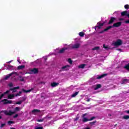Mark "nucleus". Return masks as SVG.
I'll return each instance as SVG.
<instances>
[{
  "label": "nucleus",
  "instance_id": "864d4df0",
  "mask_svg": "<svg viewBox=\"0 0 129 129\" xmlns=\"http://www.w3.org/2000/svg\"><path fill=\"white\" fill-rule=\"evenodd\" d=\"M44 59H45V60L46 61V60H47V57H45V58H44Z\"/></svg>",
  "mask_w": 129,
  "mask_h": 129
},
{
  "label": "nucleus",
  "instance_id": "6ab92c4d",
  "mask_svg": "<svg viewBox=\"0 0 129 129\" xmlns=\"http://www.w3.org/2000/svg\"><path fill=\"white\" fill-rule=\"evenodd\" d=\"M67 48L64 47L62 49H60L59 51V53H60V54H62V53H64V52L65 51V50H67Z\"/></svg>",
  "mask_w": 129,
  "mask_h": 129
},
{
  "label": "nucleus",
  "instance_id": "c756f323",
  "mask_svg": "<svg viewBox=\"0 0 129 129\" xmlns=\"http://www.w3.org/2000/svg\"><path fill=\"white\" fill-rule=\"evenodd\" d=\"M99 49V47L96 46V47H95L94 48H92V50H96V51H97Z\"/></svg>",
  "mask_w": 129,
  "mask_h": 129
},
{
  "label": "nucleus",
  "instance_id": "9b49d317",
  "mask_svg": "<svg viewBox=\"0 0 129 129\" xmlns=\"http://www.w3.org/2000/svg\"><path fill=\"white\" fill-rule=\"evenodd\" d=\"M85 115H86V114H84L83 115V119H82V121H83V122H86L87 121H89V119L85 117Z\"/></svg>",
  "mask_w": 129,
  "mask_h": 129
},
{
  "label": "nucleus",
  "instance_id": "393cba45",
  "mask_svg": "<svg viewBox=\"0 0 129 129\" xmlns=\"http://www.w3.org/2000/svg\"><path fill=\"white\" fill-rule=\"evenodd\" d=\"M25 66H19L18 67V69H19V70H21V69H24V68H25Z\"/></svg>",
  "mask_w": 129,
  "mask_h": 129
},
{
  "label": "nucleus",
  "instance_id": "8fccbe9b",
  "mask_svg": "<svg viewBox=\"0 0 129 129\" xmlns=\"http://www.w3.org/2000/svg\"><path fill=\"white\" fill-rule=\"evenodd\" d=\"M126 16H127V17H129V14H126Z\"/></svg>",
  "mask_w": 129,
  "mask_h": 129
},
{
  "label": "nucleus",
  "instance_id": "2f4dec72",
  "mask_svg": "<svg viewBox=\"0 0 129 129\" xmlns=\"http://www.w3.org/2000/svg\"><path fill=\"white\" fill-rule=\"evenodd\" d=\"M37 121H38V122H42L44 121V119H38L37 120Z\"/></svg>",
  "mask_w": 129,
  "mask_h": 129
},
{
  "label": "nucleus",
  "instance_id": "6e6d98bb",
  "mask_svg": "<svg viewBox=\"0 0 129 129\" xmlns=\"http://www.w3.org/2000/svg\"><path fill=\"white\" fill-rule=\"evenodd\" d=\"M119 51H120L121 49H118Z\"/></svg>",
  "mask_w": 129,
  "mask_h": 129
},
{
  "label": "nucleus",
  "instance_id": "c03bdc74",
  "mask_svg": "<svg viewBox=\"0 0 129 129\" xmlns=\"http://www.w3.org/2000/svg\"><path fill=\"white\" fill-rule=\"evenodd\" d=\"M125 112H126V113H129V110L125 111Z\"/></svg>",
  "mask_w": 129,
  "mask_h": 129
},
{
  "label": "nucleus",
  "instance_id": "c85d7f7f",
  "mask_svg": "<svg viewBox=\"0 0 129 129\" xmlns=\"http://www.w3.org/2000/svg\"><path fill=\"white\" fill-rule=\"evenodd\" d=\"M78 94V92H76V93H75L72 95V97H75V96H76V95H77Z\"/></svg>",
  "mask_w": 129,
  "mask_h": 129
},
{
  "label": "nucleus",
  "instance_id": "79ce46f5",
  "mask_svg": "<svg viewBox=\"0 0 129 129\" xmlns=\"http://www.w3.org/2000/svg\"><path fill=\"white\" fill-rule=\"evenodd\" d=\"M3 126H5V124H2L1 127H3Z\"/></svg>",
  "mask_w": 129,
  "mask_h": 129
},
{
  "label": "nucleus",
  "instance_id": "4c0bfd02",
  "mask_svg": "<svg viewBox=\"0 0 129 129\" xmlns=\"http://www.w3.org/2000/svg\"><path fill=\"white\" fill-rule=\"evenodd\" d=\"M95 118V117H92L90 119H89V121H90V120H93V119H94Z\"/></svg>",
  "mask_w": 129,
  "mask_h": 129
},
{
  "label": "nucleus",
  "instance_id": "4be33fe9",
  "mask_svg": "<svg viewBox=\"0 0 129 129\" xmlns=\"http://www.w3.org/2000/svg\"><path fill=\"white\" fill-rule=\"evenodd\" d=\"M126 14H127V11H125L124 12H122L121 13V16H126Z\"/></svg>",
  "mask_w": 129,
  "mask_h": 129
},
{
  "label": "nucleus",
  "instance_id": "4468645a",
  "mask_svg": "<svg viewBox=\"0 0 129 129\" xmlns=\"http://www.w3.org/2000/svg\"><path fill=\"white\" fill-rule=\"evenodd\" d=\"M100 87H101V85L97 84L94 86V90H97V89H99V88H100Z\"/></svg>",
  "mask_w": 129,
  "mask_h": 129
},
{
  "label": "nucleus",
  "instance_id": "6e6552de",
  "mask_svg": "<svg viewBox=\"0 0 129 129\" xmlns=\"http://www.w3.org/2000/svg\"><path fill=\"white\" fill-rule=\"evenodd\" d=\"M80 47V44L79 43H76L74 45L71 44L70 45V48H72V49H78Z\"/></svg>",
  "mask_w": 129,
  "mask_h": 129
},
{
  "label": "nucleus",
  "instance_id": "7ed1b4c3",
  "mask_svg": "<svg viewBox=\"0 0 129 129\" xmlns=\"http://www.w3.org/2000/svg\"><path fill=\"white\" fill-rule=\"evenodd\" d=\"M16 76H19V74L16 72H13L7 76H5L3 79L4 80H8L10 78V77H16Z\"/></svg>",
  "mask_w": 129,
  "mask_h": 129
},
{
  "label": "nucleus",
  "instance_id": "58836bf2",
  "mask_svg": "<svg viewBox=\"0 0 129 129\" xmlns=\"http://www.w3.org/2000/svg\"><path fill=\"white\" fill-rule=\"evenodd\" d=\"M23 103V101H20L19 102H17V104H22Z\"/></svg>",
  "mask_w": 129,
  "mask_h": 129
},
{
  "label": "nucleus",
  "instance_id": "f704fd0d",
  "mask_svg": "<svg viewBox=\"0 0 129 129\" xmlns=\"http://www.w3.org/2000/svg\"><path fill=\"white\" fill-rule=\"evenodd\" d=\"M69 63H70V64H72V60L71 59V58H69L68 60Z\"/></svg>",
  "mask_w": 129,
  "mask_h": 129
},
{
  "label": "nucleus",
  "instance_id": "49530a36",
  "mask_svg": "<svg viewBox=\"0 0 129 129\" xmlns=\"http://www.w3.org/2000/svg\"><path fill=\"white\" fill-rule=\"evenodd\" d=\"M86 101L89 102L90 101V99L88 98L87 99Z\"/></svg>",
  "mask_w": 129,
  "mask_h": 129
},
{
  "label": "nucleus",
  "instance_id": "2eb2a0df",
  "mask_svg": "<svg viewBox=\"0 0 129 129\" xmlns=\"http://www.w3.org/2000/svg\"><path fill=\"white\" fill-rule=\"evenodd\" d=\"M7 68L9 70H14V69H15V67L9 64L7 66Z\"/></svg>",
  "mask_w": 129,
  "mask_h": 129
},
{
  "label": "nucleus",
  "instance_id": "bb28decb",
  "mask_svg": "<svg viewBox=\"0 0 129 129\" xmlns=\"http://www.w3.org/2000/svg\"><path fill=\"white\" fill-rule=\"evenodd\" d=\"M79 35L80 37H83L84 36V33H83V32H80L79 33Z\"/></svg>",
  "mask_w": 129,
  "mask_h": 129
},
{
  "label": "nucleus",
  "instance_id": "f03ea898",
  "mask_svg": "<svg viewBox=\"0 0 129 129\" xmlns=\"http://www.w3.org/2000/svg\"><path fill=\"white\" fill-rule=\"evenodd\" d=\"M120 25H121V22H117L116 23H114L113 25V26H108V27H107L106 28H105V29L102 30L101 32H100V33L101 34V33H103V32H106V31H108V30H109V29H111V28H112V27H119V26H120Z\"/></svg>",
  "mask_w": 129,
  "mask_h": 129
},
{
  "label": "nucleus",
  "instance_id": "72a5a7b5",
  "mask_svg": "<svg viewBox=\"0 0 129 129\" xmlns=\"http://www.w3.org/2000/svg\"><path fill=\"white\" fill-rule=\"evenodd\" d=\"M124 8H125V9H126V10L128 9H129V5H125Z\"/></svg>",
  "mask_w": 129,
  "mask_h": 129
},
{
  "label": "nucleus",
  "instance_id": "37998d69",
  "mask_svg": "<svg viewBox=\"0 0 129 129\" xmlns=\"http://www.w3.org/2000/svg\"><path fill=\"white\" fill-rule=\"evenodd\" d=\"M125 23H126V24H128V23H129V20H126V21H125Z\"/></svg>",
  "mask_w": 129,
  "mask_h": 129
},
{
  "label": "nucleus",
  "instance_id": "39448f33",
  "mask_svg": "<svg viewBox=\"0 0 129 129\" xmlns=\"http://www.w3.org/2000/svg\"><path fill=\"white\" fill-rule=\"evenodd\" d=\"M112 45L115 47H118V46L122 45V41L120 39H117L116 41L113 42Z\"/></svg>",
  "mask_w": 129,
  "mask_h": 129
},
{
  "label": "nucleus",
  "instance_id": "a211bd4d",
  "mask_svg": "<svg viewBox=\"0 0 129 129\" xmlns=\"http://www.w3.org/2000/svg\"><path fill=\"white\" fill-rule=\"evenodd\" d=\"M128 82V80L126 79H123L121 82V84H125V83H127Z\"/></svg>",
  "mask_w": 129,
  "mask_h": 129
},
{
  "label": "nucleus",
  "instance_id": "c9c22d12",
  "mask_svg": "<svg viewBox=\"0 0 129 129\" xmlns=\"http://www.w3.org/2000/svg\"><path fill=\"white\" fill-rule=\"evenodd\" d=\"M44 128L42 126L35 127V129H43Z\"/></svg>",
  "mask_w": 129,
  "mask_h": 129
},
{
  "label": "nucleus",
  "instance_id": "603ef678",
  "mask_svg": "<svg viewBox=\"0 0 129 129\" xmlns=\"http://www.w3.org/2000/svg\"><path fill=\"white\" fill-rule=\"evenodd\" d=\"M78 120V118H76L75 120Z\"/></svg>",
  "mask_w": 129,
  "mask_h": 129
},
{
  "label": "nucleus",
  "instance_id": "5fc2aeb1",
  "mask_svg": "<svg viewBox=\"0 0 129 129\" xmlns=\"http://www.w3.org/2000/svg\"><path fill=\"white\" fill-rule=\"evenodd\" d=\"M1 118H2V116H0V119H1Z\"/></svg>",
  "mask_w": 129,
  "mask_h": 129
},
{
  "label": "nucleus",
  "instance_id": "ddd939ff",
  "mask_svg": "<svg viewBox=\"0 0 129 129\" xmlns=\"http://www.w3.org/2000/svg\"><path fill=\"white\" fill-rule=\"evenodd\" d=\"M40 110H38V109H34L33 110H32V113L33 114H35L37 115L38 114V113H40Z\"/></svg>",
  "mask_w": 129,
  "mask_h": 129
},
{
  "label": "nucleus",
  "instance_id": "423d86ee",
  "mask_svg": "<svg viewBox=\"0 0 129 129\" xmlns=\"http://www.w3.org/2000/svg\"><path fill=\"white\" fill-rule=\"evenodd\" d=\"M39 72L38 69H30L29 72L28 73L29 74H37Z\"/></svg>",
  "mask_w": 129,
  "mask_h": 129
},
{
  "label": "nucleus",
  "instance_id": "cd10ccee",
  "mask_svg": "<svg viewBox=\"0 0 129 129\" xmlns=\"http://www.w3.org/2000/svg\"><path fill=\"white\" fill-rule=\"evenodd\" d=\"M123 119H128L129 118V115H124L123 117Z\"/></svg>",
  "mask_w": 129,
  "mask_h": 129
},
{
  "label": "nucleus",
  "instance_id": "f3484780",
  "mask_svg": "<svg viewBox=\"0 0 129 129\" xmlns=\"http://www.w3.org/2000/svg\"><path fill=\"white\" fill-rule=\"evenodd\" d=\"M115 20V19L113 17H111V19L110 20V21H109L108 24H112L113 23V22H114V20Z\"/></svg>",
  "mask_w": 129,
  "mask_h": 129
},
{
  "label": "nucleus",
  "instance_id": "9d476101",
  "mask_svg": "<svg viewBox=\"0 0 129 129\" xmlns=\"http://www.w3.org/2000/svg\"><path fill=\"white\" fill-rule=\"evenodd\" d=\"M104 23H100V22H98L97 23V26H95V30H96V28H98V29H101V27L102 26H103Z\"/></svg>",
  "mask_w": 129,
  "mask_h": 129
},
{
  "label": "nucleus",
  "instance_id": "7c9ffc66",
  "mask_svg": "<svg viewBox=\"0 0 129 129\" xmlns=\"http://www.w3.org/2000/svg\"><path fill=\"white\" fill-rule=\"evenodd\" d=\"M12 123H15V122L14 121H11V120L8 121V124L9 125H11V124H12Z\"/></svg>",
  "mask_w": 129,
  "mask_h": 129
},
{
  "label": "nucleus",
  "instance_id": "ea45409f",
  "mask_svg": "<svg viewBox=\"0 0 129 129\" xmlns=\"http://www.w3.org/2000/svg\"><path fill=\"white\" fill-rule=\"evenodd\" d=\"M22 93V92H19V93L16 95H15V96H19V95H20V94H21Z\"/></svg>",
  "mask_w": 129,
  "mask_h": 129
},
{
  "label": "nucleus",
  "instance_id": "a878e982",
  "mask_svg": "<svg viewBox=\"0 0 129 129\" xmlns=\"http://www.w3.org/2000/svg\"><path fill=\"white\" fill-rule=\"evenodd\" d=\"M58 84H59L56 83H53L51 84V86L52 87H55V86H57V85H58Z\"/></svg>",
  "mask_w": 129,
  "mask_h": 129
},
{
  "label": "nucleus",
  "instance_id": "473e14b6",
  "mask_svg": "<svg viewBox=\"0 0 129 129\" xmlns=\"http://www.w3.org/2000/svg\"><path fill=\"white\" fill-rule=\"evenodd\" d=\"M31 91H32V89L28 90H27V91L24 90V92H26L27 93H28V92H31Z\"/></svg>",
  "mask_w": 129,
  "mask_h": 129
},
{
  "label": "nucleus",
  "instance_id": "f257e3e1",
  "mask_svg": "<svg viewBox=\"0 0 129 129\" xmlns=\"http://www.w3.org/2000/svg\"><path fill=\"white\" fill-rule=\"evenodd\" d=\"M20 88V87H16L13 89H10V90L7 91L6 92H4L3 94H1L0 95V100L1 99H2L3 97L4 98H6V94H9L11 91H12L13 93L14 92H16L17 91L16 89H19Z\"/></svg>",
  "mask_w": 129,
  "mask_h": 129
},
{
  "label": "nucleus",
  "instance_id": "3c124183",
  "mask_svg": "<svg viewBox=\"0 0 129 129\" xmlns=\"http://www.w3.org/2000/svg\"><path fill=\"white\" fill-rule=\"evenodd\" d=\"M20 81H24V79H22L20 80Z\"/></svg>",
  "mask_w": 129,
  "mask_h": 129
},
{
  "label": "nucleus",
  "instance_id": "a18cd8bd",
  "mask_svg": "<svg viewBox=\"0 0 129 129\" xmlns=\"http://www.w3.org/2000/svg\"><path fill=\"white\" fill-rule=\"evenodd\" d=\"M18 62H20V57H18L17 59Z\"/></svg>",
  "mask_w": 129,
  "mask_h": 129
},
{
  "label": "nucleus",
  "instance_id": "1a4fd4ad",
  "mask_svg": "<svg viewBox=\"0 0 129 129\" xmlns=\"http://www.w3.org/2000/svg\"><path fill=\"white\" fill-rule=\"evenodd\" d=\"M69 69H70V66L69 65L64 66L61 68L62 71H67V70H69Z\"/></svg>",
  "mask_w": 129,
  "mask_h": 129
},
{
  "label": "nucleus",
  "instance_id": "de8ad7c7",
  "mask_svg": "<svg viewBox=\"0 0 129 129\" xmlns=\"http://www.w3.org/2000/svg\"><path fill=\"white\" fill-rule=\"evenodd\" d=\"M12 62H13V60L9 61L8 62H7V63H11Z\"/></svg>",
  "mask_w": 129,
  "mask_h": 129
},
{
  "label": "nucleus",
  "instance_id": "0eeeda50",
  "mask_svg": "<svg viewBox=\"0 0 129 129\" xmlns=\"http://www.w3.org/2000/svg\"><path fill=\"white\" fill-rule=\"evenodd\" d=\"M1 112H4L5 114L6 115H12V114H14V113H16V112H13L12 111H7V110H4V111H2Z\"/></svg>",
  "mask_w": 129,
  "mask_h": 129
},
{
  "label": "nucleus",
  "instance_id": "aec40b11",
  "mask_svg": "<svg viewBox=\"0 0 129 129\" xmlns=\"http://www.w3.org/2000/svg\"><path fill=\"white\" fill-rule=\"evenodd\" d=\"M103 47L104 49H106V50H108V49H109V45H108L103 44Z\"/></svg>",
  "mask_w": 129,
  "mask_h": 129
},
{
  "label": "nucleus",
  "instance_id": "5701e85b",
  "mask_svg": "<svg viewBox=\"0 0 129 129\" xmlns=\"http://www.w3.org/2000/svg\"><path fill=\"white\" fill-rule=\"evenodd\" d=\"M124 69H126V70H128L129 71V63L126 64L124 67Z\"/></svg>",
  "mask_w": 129,
  "mask_h": 129
},
{
  "label": "nucleus",
  "instance_id": "20e7f679",
  "mask_svg": "<svg viewBox=\"0 0 129 129\" xmlns=\"http://www.w3.org/2000/svg\"><path fill=\"white\" fill-rule=\"evenodd\" d=\"M106 75H107V74H104L103 75H97L92 78L91 79V81H92V82H94V81H95L96 79H101V78H103V77H105V76H106Z\"/></svg>",
  "mask_w": 129,
  "mask_h": 129
},
{
  "label": "nucleus",
  "instance_id": "a19ab883",
  "mask_svg": "<svg viewBox=\"0 0 129 129\" xmlns=\"http://www.w3.org/2000/svg\"><path fill=\"white\" fill-rule=\"evenodd\" d=\"M19 116V115L18 114H16L15 116H14V117L16 118V117H18Z\"/></svg>",
  "mask_w": 129,
  "mask_h": 129
},
{
  "label": "nucleus",
  "instance_id": "e433bc0d",
  "mask_svg": "<svg viewBox=\"0 0 129 129\" xmlns=\"http://www.w3.org/2000/svg\"><path fill=\"white\" fill-rule=\"evenodd\" d=\"M9 86L10 87H13V83H9Z\"/></svg>",
  "mask_w": 129,
  "mask_h": 129
},
{
  "label": "nucleus",
  "instance_id": "f8f14e48",
  "mask_svg": "<svg viewBox=\"0 0 129 129\" xmlns=\"http://www.w3.org/2000/svg\"><path fill=\"white\" fill-rule=\"evenodd\" d=\"M0 102H4V104H7L8 103H12V101L8 100L7 99H4L0 101Z\"/></svg>",
  "mask_w": 129,
  "mask_h": 129
},
{
  "label": "nucleus",
  "instance_id": "dca6fc26",
  "mask_svg": "<svg viewBox=\"0 0 129 129\" xmlns=\"http://www.w3.org/2000/svg\"><path fill=\"white\" fill-rule=\"evenodd\" d=\"M8 97L9 99H13L15 97V94H9Z\"/></svg>",
  "mask_w": 129,
  "mask_h": 129
},
{
  "label": "nucleus",
  "instance_id": "412c9836",
  "mask_svg": "<svg viewBox=\"0 0 129 129\" xmlns=\"http://www.w3.org/2000/svg\"><path fill=\"white\" fill-rule=\"evenodd\" d=\"M20 110H21V108L19 107H17L15 108V111H13V112H15V113H16L17 111H20Z\"/></svg>",
  "mask_w": 129,
  "mask_h": 129
},
{
  "label": "nucleus",
  "instance_id": "09e8293b",
  "mask_svg": "<svg viewBox=\"0 0 129 129\" xmlns=\"http://www.w3.org/2000/svg\"><path fill=\"white\" fill-rule=\"evenodd\" d=\"M96 122H91V124H94V123H95Z\"/></svg>",
  "mask_w": 129,
  "mask_h": 129
},
{
  "label": "nucleus",
  "instance_id": "b1692460",
  "mask_svg": "<svg viewBox=\"0 0 129 129\" xmlns=\"http://www.w3.org/2000/svg\"><path fill=\"white\" fill-rule=\"evenodd\" d=\"M84 67H85V64H80V65L79 66V68L82 69H83V68H84Z\"/></svg>",
  "mask_w": 129,
  "mask_h": 129
}]
</instances>
